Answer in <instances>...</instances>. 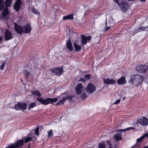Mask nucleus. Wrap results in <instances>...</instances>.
I'll list each match as a JSON object with an SVG mask.
<instances>
[{
    "mask_svg": "<svg viewBox=\"0 0 148 148\" xmlns=\"http://www.w3.org/2000/svg\"><path fill=\"white\" fill-rule=\"evenodd\" d=\"M15 29L16 31L20 34L23 33L25 34L29 33L32 29L30 25L29 24L25 25L23 27L15 24Z\"/></svg>",
    "mask_w": 148,
    "mask_h": 148,
    "instance_id": "nucleus-1",
    "label": "nucleus"
},
{
    "mask_svg": "<svg viewBox=\"0 0 148 148\" xmlns=\"http://www.w3.org/2000/svg\"><path fill=\"white\" fill-rule=\"evenodd\" d=\"M12 0H6L5 4H4L3 0H0V11L3 10L2 13V15L3 16H5L8 13V7L9 6L12 2Z\"/></svg>",
    "mask_w": 148,
    "mask_h": 148,
    "instance_id": "nucleus-2",
    "label": "nucleus"
},
{
    "mask_svg": "<svg viewBox=\"0 0 148 148\" xmlns=\"http://www.w3.org/2000/svg\"><path fill=\"white\" fill-rule=\"evenodd\" d=\"M38 101L42 104L44 105H47L49 103H53L57 101L58 99L57 98H47L44 99L41 97H38L37 99Z\"/></svg>",
    "mask_w": 148,
    "mask_h": 148,
    "instance_id": "nucleus-3",
    "label": "nucleus"
},
{
    "mask_svg": "<svg viewBox=\"0 0 148 148\" xmlns=\"http://www.w3.org/2000/svg\"><path fill=\"white\" fill-rule=\"evenodd\" d=\"M136 71L138 73H145L148 69V66L145 65H140L136 67Z\"/></svg>",
    "mask_w": 148,
    "mask_h": 148,
    "instance_id": "nucleus-4",
    "label": "nucleus"
},
{
    "mask_svg": "<svg viewBox=\"0 0 148 148\" xmlns=\"http://www.w3.org/2000/svg\"><path fill=\"white\" fill-rule=\"evenodd\" d=\"M96 90V86L93 84L91 83L88 84L86 88L87 92L89 94L94 93Z\"/></svg>",
    "mask_w": 148,
    "mask_h": 148,
    "instance_id": "nucleus-5",
    "label": "nucleus"
},
{
    "mask_svg": "<svg viewBox=\"0 0 148 148\" xmlns=\"http://www.w3.org/2000/svg\"><path fill=\"white\" fill-rule=\"evenodd\" d=\"M27 108L26 104L22 102L17 103L14 107L15 109L18 110H22L23 111L26 110Z\"/></svg>",
    "mask_w": 148,
    "mask_h": 148,
    "instance_id": "nucleus-6",
    "label": "nucleus"
},
{
    "mask_svg": "<svg viewBox=\"0 0 148 148\" xmlns=\"http://www.w3.org/2000/svg\"><path fill=\"white\" fill-rule=\"evenodd\" d=\"M76 92L78 95H80L85 90V87L82 85V83H78L75 88Z\"/></svg>",
    "mask_w": 148,
    "mask_h": 148,
    "instance_id": "nucleus-7",
    "label": "nucleus"
},
{
    "mask_svg": "<svg viewBox=\"0 0 148 148\" xmlns=\"http://www.w3.org/2000/svg\"><path fill=\"white\" fill-rule=\"evenodd\" d=\"M143 80V77L139 75H136L132 76L129 82L131 84L136 81L140 83L142 82Z\"/></svg>",
    "mask_w": 148,
    "mask_h": 148,
    "instance_id": "nucleus-8",
    "label": "nucleus"
},
{
    "mask_svg": "<svg viewBox=\"0 0 148 148\" xmlns=\"http://www.w3.org/2000/svg\"><path fill=\"white\" fill-rule=\"evenodd\" d=\"M121 9L123 12H125L128 9V5L126 1H123L118 4Z\"/></svg>",
    "mask_w": 148,
    "mask_h": 148,
    "instance_id": "nucleus-9",
    "label": "nucleus"
},
{
    "mask_svg": "<svg viewBox=\"0 0 148 148\" xmlns=\"http://www.w3.org/2000/svg\"><path fill=\"white\" fill-rule=\"evenodd\" d=\"M138 121L139 123L142 126L148 125V119L145 117L141 116L138 118Z\"/></svg>",
    "mask_w": 148,
    "mask_h": 148,
    "instance_id": "nucleus-10",
    "label": "nucleus"
},
{
    "mask_svg": "<svg viewBox=\"0 0 148 148\" xmlns=\"http://www.w3.org/2000/svg\"><path fill=\"white\" fill-rule=\"evenodd\" d=\"M80 43V39H77L75 40L74 43V45L75 50L76 51H80L81 49V47L79 44Z\"/></svg>",
    "mask_w": 148,
    "mask_h": 148,
    "instance_id": "nucleus-11",
    "label": "nucleus"
},
{
    "mask_svg": "<svg viewBox=\"0 0 148 148\" xmlns=\"http://www.w3.org/2000/svg\"><path fill=\"white\" fill-rule=\"evenodd\" d=\"M52 72L55 73L56 75L60 76L62 72V68H56L51 69Z\"/></svg>",
    "mask_w": 148,
    "mask_h": 148,
    "instance_id": "nucleus-12",
    "label": "nucleus"
},
{
    "mask_svg": "<svg viewBox=\"0 0 148 148\" xmlns=\"http://www.w3.org/2000/svg\"><path fill=\"white\" fill-rule=\"evenodd\" d=\"M148 138V133H147L145 134H143L142 136L137 140V142L135 145L137 146L139 144V143L142 142L143 140L146 138Z\"/></svg>",
    "mask_w": 148,
    "mask_h": 148,
    "instance_id": "nucleus-13",
    "label": "nucleus"
},
{
    "mask_svg": "<svg viewBox=\"0 0 148 148\" xmlns=\"http://www.w3.org/2000/svg\"><path fill=\"white\" fill-rule=\"evenodd\" d=\"M82 45H85L88 42H89L90 40V36H86L82 35Z\"/></svg>",
    "mask_w": 148,
    "mask_h": 148,
    "instance_id": "nucleus-14",
    "label": "nucleus"
},
{
    "mask_svg": "<svg viewBox=\"0 0 148 148\" xmlns=\"http://www.w3.org/2000/svg\"><path fill=\"white\" fill-rule=\"evenodd\" d=\"M103 82L105 84L107 85H112L115 84L116 82L114 79H103Z\"/></svg>",
    "mask_w": 148,
    "mask_h": 148,
    "instance_id": "nucleus-15",
    "label": "nucleus"
},
{
    "mask_svg": "<svg viewBox=\"0 0 148 148\" xmlns=\"http://www.w3.org/2000/svg\"><path fill=\"white\" fill-rule=\"evenodd\" d=\"M5 38L6 40H9L12 38L11 33L7 29H6L5 31Z\"/></svg>",
    "mask_w": 148,
    "mask_h": 148,
    "instance_id": "nucleus-16",
    "label": "nucleus"
},
{
    "mask_svg": "<svg viewBox=\"0 0 148 148\" xmlns=\"http://www.w3.org/2000/svg\"><path fill=\"white\" fill-rule=\"evenodd\" d=\"M21 1L17 0L14 5V8L16 11L19 10L21 8Z\"/></svg>",
    "mask_w": 148,
    "mask_h": 148,
    "instance_id": "nucleus-17",
    "label": "nucleus"
},
{
    "mask_svg": "<svg viewBox=\"0 0 148 148\" xmlns=\"http://www.w3.org/2000/svg\"><path fill=\"white\" fill-rule=\"evenodd\" d=\"M24 142L23 139H21L18 140L16 143H13L15 148L19 147L22 146Z\"/></svg>",
    "mask_w": 148,
    "mask_h": 148,
    "instance_id": "nucleus-18",
    "label": "nucleus"
},
{
    "mask_svg": "<svg viewBox=\"0 0 148 148\" xmlns=\"http://www.w3.org/2000/svg\"><path fill=\"white\" fill-rule=\"evenodd\" d=\"M118 84L120 85H123L126 83L125 77L123 76L119 79L117 81Z\"/></svg>",
    "mask_w": 148,
    "mask_h": 148,
    "instance_id": "nucleus-19",
    "label": "nucleus"
},
{
    "mask_svg": "<svg viewBox=\"0 0 148 148\" xmlns=\"http://www.w3.org/2000/svg\"><path fill=\"white\" fill-rule=\"evenodd\" d=\"M66 45L67 48L70 51L73 50V47L72 43L69 40H68L67 41Z\"/></svg>",
    "mask_w": 148,
    "mask_h": 148,
    "instance_id": "nucleus-20",
    "label": "nucleus"
},
{
    "mask_svg": "<svg viewBox=\"0 0 148 148\" xmlns=\"http://www.w3.org/2000/svg\"><path fill=\"white\" fill-rule=\"evenodd\" d=\"M74 14H71L68 15L64 16L63 18V20H72L74 19Z\"/></svg>",
    "mask_w": 148,
    "mask_h": 148,
    "instance_id": "nucleus-21",
    "label": "nucleus"
},
{
    "mask_svg": "<svg viewBox=\"0 0 148 148\" xmlns=\"http://www.w3.org/2000/svg\"><path fill=\"white\" fill-rule=\"evenodd\" d=\"M114 137L116 141H118L121 139V133H119L115 135Z\"/></svg>",
    "mask_w": 148,
    "mask_h": 148,
    "instance_id": "nucleus-22",
    "label": "nucleus"
},
{
    "mask_svg": "<svg viewBox=\"0 0 148 148\" xmlns=\"http://www.w3.org/2000/svg\"><path fill=\"white\" fill-rule=\"evenodd\" d=\"M109 25H113V21L112 18V17H110L107 23L106 24V26Z\"/></svg>",
    "mask_w": 148,
    "mask_h": 148,
    "instance_id": "nucleus-23",
    "label": "nucleus"
},
{
    "mask_svg": "<svg viewBox=\"0 0 148 148\" xmlns=\"http://www.w3.org/2000/svg\"><path fill=\"white\" fill-rule=\"evenodd\" d=\"M24 140H25V142L27 143L28 142H29L32 140V138L30 136H26L23 138Z\"/></svg>",
    "mask_w": 148,
    "mask_h": 148,
    "instance_id": "nucleus-24",
    "label": "nucleus"
},
{
    "mask_svg": "<svg viewBox=\"0 0 148 148\" xmlns=\"http://www.w3.org/2000/svg\"><path fill=\"white\" fill-rule=\"evenodd\" d=\"M32 95L37 96H41L40 92L38 90H34L32 92Z\"/></svg>",
    "mask_w": 148,
    "mask_h": 148,
    "instance_id": "nucleus-25",
    "label": "nucleus"
},
{
    "mask_svg": "<svg viewBox=\"0 0 148 148\" xmlns=\"http://www.w3.org/2000/svg\"><path fill=\"white\" fill-rule=\"evenodd\" d=\"M5 64V62L4 61L2 62L1 63L0 66V72H1L3 70Z\"/></svg>",
    "mask_w": 148,
    "mask_h": 148,
    "instance_id": "nucleus-26",
    "label": "nucleus"
},
{
    "mask_svg": "<svg viewBox=\"0 0 148 148\" xmlns=\"http://www.w3.org/2000/svg\"><path fill=\"white\" fill-rule=\"evenodd\" d=\"M66 100V97H63V99L62 100H60L58 103H57L56 104L57 105H60L62 104H63L65 102Z\"/></svg>",
    "mask_w": 148,
    "mask_h": 148,
    "instance_id": "nucleus-27",
    "label": "nucleus"
},
{
    "mask_svg": "<svg viewBox=\"0 0 148 148\" xmlns=\"http://www.w3.org/2000/svg\"><path fill=\"white\" fill-rule=\"evenodd\" d=\"M48 137V138H52L53 136V131L51 130L47 132Z\"/></svg>",
    "mask_w": 148,
    "mask_h": 148,
    "instance_id": "nucleus-28",
    "label": "nucleus"
},
{
    "mask_svg": "<svg viewBox=\"0 0 148 148\" xmlns=\"http://www.w3.org/2000/svg\"><path fill=\"white\" fill-rule=\"evenodd\" d=\"M36 106V104L35 103L32 102L29 105V108H28V110H30L31 109L33 108L34 107H35Z\"/></svg>",
    "mask_w": 148,
    "mask_h": 148,
    "instance_id": "nucleus-29",
    "label": "nucleus"
},
{
    "mask_svg": "<svg viewBox=\"0 0 148 148\" xmlns=\"http://www.w3.org/2000/svg\"><path fill=\"white\" fill-rule=\"evenodd\" d=\"M142 31H148V26L146 27L141 26L139 28Z\"/></svg>",
    "mask_w": 148,
    "mask_h": 148,
    "instance_id": "nucleus-30",
    "label": "nucleus"
},
{
    "mask_svg": "<svg viewBox=\"0 0 148 148\" xmlns=\"http://www.w3.org/2000/svg\"><path fill=\"white\" fill-rule=\"evenodd\" d=\"M32 11L36 15H39L40 14V13L36 9L33 8L32 9Z\"/></svg>",
    "mask_w": 148,
    "mask_h": 148,
    "instance_id": "nucleus-31",
    "label": "nucleus"
},
{
    "mask_svg": "<svg viewBox=\"0 0 148 148\" xmlns=\"http://www.w3.org/2000/svg\"><path fill=\"white\" fill-rule=\"evenodd\" d=\"M105 145L104 143H100L99 144V148H105Z\"/></svg>",
    "mask_w": 148,
    "mask_h": 148,
    "instance_id": "nucleus-32",
    "label": "nucleus"
},
{
    "mask_svg": "<svg viewBox=\"0 0 148 148\" xmlns=\"http://www.w3.org/2000/svg\"><path fill=\"white\" fill-rule=\"evenodd\" d=\"M87 97V95L86 92H83L81 96V97L83 99H85Z\"/></svg>",
    "mask_w": 148,
    "mask_h": 148,
    "instance_id": "nucleus-33",
    "label": "nucleus"
},
{
    "mask_svg": "<svg viewBox=\"0 0 148 148\" xmlns=\"http://www.w3.org/2000/svg\"><path fill=\"white\" fill-rule=\"evenodd\" d=\"M39 128L38 127H37L35 130V133L38 136L39 135Z\"/></svg>",
    "mask_w": 148,
    "mask_h": 148,
    "instance_id": "nucleus-34",
    "label": "nucleus"
},
{
    "mask_svg": "<svg viewBox=\"0 0 148 148\" xmlns=\"http://www.w3.org/2000/svg\"><path fill=\"white\" fill-rule=\"evenodd\" d=\"M113 26V25H109L106 26V27L105 28V31H107L109 30L111 27Z\"/></svg>",
    "mask_w": 148,
    "mask_h": 148,
    "instance_id": "nucleus-35",
    "label": "nucleus"
},
{
    "mask_svg": "<svg viewBox=\"0 0 148 148\" xmlns=\"http://www.w3.org/2000/svg\"><path fill=\"white\" fill-rule=\"evenodd\" d=\"M13 144H12L5 148H15Z\"/></svg>",
    "mask_w": 148,
    "mask_h": 148,
    "instance_id": "nucleus-36",
    "label": "nucleus"
},
{
    "mask_svg": "<svg viewBox=\"0 0 148 148\" xmlns=\"http://www.w3.org/2000/svg\"><path fill=\"white\" fill-rule=\"evenodd\" d=\"M24 74L27 77V76L30 74L29 72L26 70L24 71Z\"/></svg>",
    "mask_w": 148,
    "mask_h": 148,
    "instance_id": "nucleus-37",
    "label": "nucleus"
},
{
    "mask_svg": "<svg viewBox=\"0 0 148 148\" xmlns=\"http://www.w3.org/2000/svg\"><path fill=\"white\" fill-rule=\"evenodd\" d=\"M134 129V128L133 127H130L127 128H126V129H125L124 130L125 131L129 130H133Z\"/></svg>",
    "mask_w": 148,
    "mask_h": 148,
    "instance_id": "nucleus-38",
    "label": "nucleus"
},
{
    "mask_svg": "<svg viewBox=\"0 0 148 148\" xmlns=\"http://www.w3.org/2000/svg\"><path fill=\"white\" fill-rule=\"evenodd\" d=\"M91 75L89 74H87L85 75V77L87 79H89Z\"/></svg>",
    "mask_w": 148,
    "mask_h": 148,
    "instance_id": "nucleus-39",
    "label": "nucleus"
},
{
    "mask_svg": "<svg viewBox=\"0 0 148 148\" xmlns=\"http://www.w3.org/2000/svg\"><path fill=\"white\" fill-rule=\"evenodd\" d=\"M85 79L83 78H81L79 80V82H85Z\"/></svg>",
    "mask_w": 148,
    "mask_h": 148,
    "instance_id": "nucleus-40",
    "label": "nucleus"
},
{
    "mask_svg": "<svg viewBox=\"0 0 148 148\" xmlns=\"http://www.w3.org/2000/svg\"><path fill=\"white\" fill-rule=\"evenodd\" d=\"M120 99L117 100L116 101V102L114 103V104H118L120 102Z\"/></svg>",
    "mask_w": 148,
    "mask_h": 148,
    "instance_id": "nucleus-41",
    "label": "nucleus"
},
{
    "mask_svg": "<svg viewBox=\"0 0 148 148\" xmlns=\"http://www.w3.org/2000/svg\"><path fill=\"white\" fill-rule=\"evenodd\" d=\"M66 98V99H72V97L71 96H68L66 97H65Z\"/></svg>",
    "mask_w": 148,
    "mask_h": 148,
    "instance_id": "nucleus-42",
    "label": "nucleus"
},
{
    "mask_svg": "<svg viewBox=\"0 0 148 148\" xmlns=\"http://www.w3.org/2000/svg\"><path fill=\"white\" fill-rule=\"evenodd\" d=\"M114 1L116 3L118 4H119V1H121L122 0H114Z\"/></svg>",
    "mask_w": 148,
    "mask_h": 148,
    "instance_id": "nucleus-43",
    "label": "nucleus"
},
{
    "mask_svg": "<svg viewBox=\"0 0 148 148\" xmlns=\"http://www.w3.org/2000/svg\"><path fill=\"white\" fill-rule=\"evenodd\" d=\"M131 148H138V147L136 145H134Z\"/></svg>",
    "mask_w": 148,
    "mask_h": 148,
    "instance_id": "nucleus-44",
    "label": "nucleus"
},
{
    "mask_svg": "<svg viewBox=\"0 0 148 148\" xmlns=\"http://www.w3.org/2000/svg\"><path fill=\"white\" fill-rule=\"evenodd\" d=\"M146 0H140V1L141 2H144L145 1H146Z\"/></svg>",
    "mask_w": 148,
    "mask_h": 148,
    "instance_id": "nucleus-45",
    "label": "nucleus"
},
{
    "mask_svg": "<svg viewBox=\"0 0 148 148\" xmlns=\"http://www.w3.org/2000/svg\"><path fill=\"white\" fill-rule=\"evenodd\" d=\"M2 38L1 37H0V42L1 41V40H2Z\"/></svg>",
    "mask_w": 148,
    "mask_h": 148,
    "instance_id": "nucleus-46",
    "label": "nucleus"
},
{
    "mask_svg": "<svg viewBox=\"0 0 148 148\" xmlns=\"http://www.w3.org/2000/svg\"><path fill=\"white\" fill-rule=\"evenodd\" d=\"M143 148H148V145L147 146H146L144 147Z\"/></svg>",
    "mask_w": 148,
    "mask_h": 148,
    "instance_id": "nucleus-47",
    "label": "nucleus"
}]
</instances>
